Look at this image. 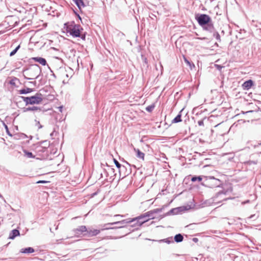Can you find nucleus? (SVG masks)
Returning <instances> with one entry per match:
<instances>
[{"instance_id": "obj_40", "label": "nucleus", "mask_w": 261, "mask_h": 261, "mask_svg": "<svg viewBox=\"0 0 261 261\" xmlns=\"http://www.w3.org/2000/svg\"><path fill=\"white\" fill-rule=\"evenodd\" d=\"M215 66L217 67V69H218L219 70H220L223 67L221 65L218 64H215Z\"/></svg>"}, {"instance_id": "obj_43", "label": "nucleus", "mask_w": 261, "mask_h": 261, "mask_svg": "<svg viewBox=\"0 0 261 261\" xmlns=\"http://www.w3.org/2000/svg\"><path fill=\"white\" fill-rule=\"evenodd\" d=\"M30 83L31 84H33L34 86H36L37 83L36 81L31 82H30Z\"/></svg>"}, {"instance_id": "obj_52", "label": "nucleus", "mask_w": 261, "mask_h": 261, "mask_svg": "<svg viewBox=\"0 0 261 261\" xmlns=\"http://www.w3.org/2000/svg\"><path fill=\"white\" fill-rule=\"evenodd\" d=\"M119 34H120V36H124V34L123 33L120 32Z\"/></svg>"}, {"instance_id": "obj_48", "label": "nucleus", "mask_w": 261, "mask_h": 261, "mask_svg": "<svg viewBox=\"0 0 261 261\" xmlns=\"http://www.w3.org/2000/svg\"><path fill=\"white\" fill-rule=\"evenodd\" d=\"M75 13L76 15L78 17V18H79L80 20H81V19H81V17H80V16L79 15V14H77V13H76L75 12Z\"/></svg>"}, {"instance_id": "obj_23", "label": "nucleus", "mask_w": 261, "mask_h": 261, "mask_svg": "<svg viewBox=\"0 0 261 261\" xmlns=\"http://www.w3.org/2000/svg\"><path fill=\"white\" fill-rule=\"evenodd\" d=\"M183 109H182L178 114L172 120V123H176L180 122L182 121L181 120V112H182Z\"/></svg>"}, {"instance_id": "obj_28", "label": "nucleus", "mask_w": 261, "mask_h": 261, "mask_svg": "<svg viewBox=\"0 0 261 261\" xmlns=\"http://www.w3.org/2000/svg\"><path fill=\"white\" fill-rule=\"evenodd\" d=\"M135 150L136 151V152H137V154H136V156L139 159H142V160H144V156H145V154L141 151L139 149H135Z\"/></svg>"}, {"instance_id": "obj_11", "label": "nucleus", "mask_w": 261, "mask_h": 261, "mask_svg": "<svg viewBox=\"0 0 261 261\" xmlns=\"http://www.w3.org/2000/svg\"><path fill=\"white\" fill-rule=\"evenodd\" d=\"M184 209V208L183 207H178L176 208H172L168 212L164 214L162 218L170 215L178 214L179 212L182 211Z\"/></svg>"}, {"instance_id": "obj_41", "label": "nucleus", "mask_w": 261, "mask_h": 261, "mask_svg": "<svg viewBox=\"0 0 261 261\" xmlns=\"http://www.w3.org/2000/svg\"><path fill=\"white\" fill-rule=\"evenodd\" d=\"M196 39H197L198 40H205L207 39V38H206V37H198Z\"/></svg>"}, {"instance_id": "obj_17", "label": "nucleus", "mask_w": 261, "mask_h": 261, "mask_svg": "<svg viewBox=\"0 0 261 261\" xmlns=\"http://www.w3.org/2000/svg\"><path fill=\"white\" fill-rule=\"evenodd\" d=\"M20 235L19 231L16 229H14L12 230L10 234L9 238L10 239H14L15 237L19 236Z\"/></svg>"}, {"instance_id": "obj_35", "label": "nucleus", "mask_w": 261, "mask_h": 261, "mask_svg": "<svg viewBox=\"0 0 261 261\" xmlns=\"http://www.w3.org/2000/svg\"><path fill=\"white\" fill-rule=\"evenodd\" d=\"M206 118H204L203 119H202V120H200L198 121V124L199 125V126H204V122H203V120L205 119Z\"/></svg>"}, {"instance_id": "obj_20", "label": "nucleus", "mask_w": 261, "mask_h": 261, "mask_svg": "<svg viewBox=\"0 0 261 261\" xmlns=\"http://www.w3.org/2000/svg\"><path fill=\"white\" fill-rule=\"evenodd\" d=\"M100 233V230L99 229H93V230H88L87 232V237H93L97 235Z\"/></svg>"}, {"instance_id": "obj_19", "label": "nucleus", "mask_w": 261, "mask_h": 261, "mask_svg": "<svg viewBox=\"0 0 261 261\" xmlns=\"http://www.w3.org/2000/svg\"><path fill=\"white\" fill-rule=\"evenodd\" d=\"M73 2L76 4L77 7L82 11V8L86 6L83 0H72Z\"/></svg>"}, {"instance_id": "obj_32", "label": "nucleus", "mask_w": 261, "mask_h": 261, "mask_svg": "<svg viewBox=\"0 0 261 261\" xmlns=\"http://www.w3.org/2000/svg\"><path fill=\"white\" fill-rule=\"evenodd\" d=\"M213 36H214V37H215V38H216L217 40H218V41H221V39H220V34H219V33H218V32H217V31H216L215 30V31H214V32H213Z\"/></svg>"}, {"instance_id": "obj_33", "label": "nucleus", "mask_w": 261, "mask_h": 261, "mask_svg": "<svg viewBox=\"0 0 261 261\" xmlns=\"http://www.w3.org/2000/svg\"><path fill=\"white\" fill-rule=\"evenodd\" d=\"M2 122L3 125L5 127V128L6 129V133H7V135H8L10 136H12V134L9 132V130L8 126L6 124V123L3 121H2Z\"/></svg>"}, {"instance_id": "obj_22", "label": "nucleus", "mask_w": 261, "mask_h": 261, "mask_svg": "<svg viewBox=\"0 0 261 261\" xmlns=\"http://www.w3.org/2000/svg\"><path fill=\"white\" fill-rule=\"evenodd\" d=\"M35 250L32 247H27L25 248H22L20 252L22 253L29 254L34 252Z\"/></svg>"}, {"instance_id": "obj_2", "label": "nucleus", "mask_w": 261, "mask_h": 261, "mask_svg": "<svg viewBox=\"0 0 261 261\" xmlns=\"http://www.w3.org/2000/svg\"><path fill=\"white\" fill-rule=\"evenodd\" d=\"M201 185L206 187L214 188L219 187L222 185V181L214 176H204Z\"/></svg>"}, {"instance_id": "obj_54", "label": "nucleus", "mask_w": 261, "mask_h": 261, "mask_svg": "<svg viewBox=\"0 0 261 261\" xmlns=\"http://www.w3.org/2000/svg\"><path fill=\"white\" fill-rule=\"evenodd\" d=\"M124 170H126V168L125 167V168H122L121 171H123Z\"/></svg>"}, {"instance_id": "obj_49", "label": "nucleus", "mask_w": 261, "mask_h": 261, "mask_svg": "<svg viewBox=\"0 0 261 261\" xmlns=\"http://www.w3.org/2000/svg\"><path fill=\"white\" fill-rule=\"evenodd\" d=\"M185 61H186V62H187V63L189 65H191V63H190V62L188 60H187L186 59H185Z\"/></svg>"}, {"instance_id": "obj_14", "label": "nucleus", "mask_w": 261, "mask_h": 261, "mask_svg": "<svg viewBox=\"0 0 261 261\" xmlns=\"http://www.w3.org/2000/svg\"><path fill=\"white\" fill-rule=\"evenodd\" d=\"M32 60L34 61L39 63L41 65L43 66H45L47 64L46 60L45 58L40 57H33L32 58Z\"/></svg>"}, {"instance_id": "obj_6", "label": "nucleus", "mask_w": 261, "mask_h": 261, "mask_svg": "<svg viewBox=\"0 0 261 261\" xmlns=\"http://www.w3.org/2000/svg\"><path fill=\"white\" fill-rule=\"evenodd\" d=\"M164 207L155 208L149 211H148L140 216L139 218H148L149 219H153L155 218L154 214L159 213L162 212Z\"/></svg>"}, {"instance_id": "obj_30", "label": "nucleus", "mask_w": 261, "mask_h": 261, "mask_svg": "<svg viewBox=\"0 0 261 261\" xmlns=\"http://www.w3.org/2000/svg\"><path fill=\"white\" fill-rule=\"evenodd\" d=\"M24 155L28 158H35V156L31 152H30L25 149L23 150Z\"/></svg>"}, {"instance_id": "obj_10", "label": "nucleus", "mask_w": 261, "mask_h": 261, "mask_svg": "<svg viewBox=\"0 0 261 261\" xmlns=\"http://www.w3.org/2000/svg\"><path fill=\"white\" fill-rule=\"evenodd\" d=\"M226 193V192L223 191L218 192L214 197V201L218 203L222 200H226V198L224 197Z\"/></svg>"}, {"instance_id": "obj_42", "label": "nucleus", "mask_w": 261, "mask_h": 261, "mask_svg": "<svg viewBox=\"0 0 261 261\" xmlns=\"http://www.w3.org/2000/svg\"><path fill=\"white\" fill-rule=\"evenodd\" d=\"M63 107L62 106H60L58 108V109H59V111L60 112H62V110H63Z\"/></svg>"}, {"instance_id": "obj_36", "label": "nucleus", "mask_w": 261, "mask_h": 261, "mask_svg": "<svg viewBox=\"0 0 261 261\" xmlns=\"http://www.w3.org/2000/svg\"><path fill=\"white\" fill-rule=\"evenodd\" d=\"M48 182H49V181H47V180H38L36 182V184H46V183H48Z\"/></svg>"}, {"instance_id": "obj_58", "label": "nucleus", "mask_w": 261, "mask_h": 261, "mask_svg": "<svg viewBox=\"0 0 261 261\" xmlns=\"http://www.w3.org/2000/svg\"><path fill=\"white\" fill-rule=\"evenodd\" d=\"M126 163H127V164H128V166H130V164H128V163H127V162H126Z\"/></svg>"}, {"instance_id": "obj_55", "label": "nucleus", "mask_w": 261, "mask_h": 261, "mask_svg": "<svg viewBox=\"0 0 261 261\" xmlns=\"http://www.w3.org/2000/svg\"><path fill=\"white\" fill-rule=\"evenodd\" d=\"M52 75H53V76L54 77H56V76L55 75V74L54 73H53V74H52Z\"/></svg>"}, {"instance_id": "obj_12", "label": "nucleus", "mask_w": 261, "mask_h": 261, "mask_svg": "<svg viewBox=\"0 0 261 261\" xmlns=\"http://www.w3.org/2000/svg\"><path fill=\"white\" fill-rule=\"evenodd\" d=\"M201 27L203 30L207 31L210 33H213L215 30L212 20H211V22H208V23L205 24V25H203Z\"/></svg>"}, {"instance_id": "obj_59", "label": "nucleus", "mask_w": 261, "mask_h": 261, "mask_svg": "<svg viewBox=\"0 0 261 261\" xmlns=\"http://www.w3.org/2000/svg\"><path fill=\"white\" fill-rule=\"evenodd\" d=\"M2 197V195L0 194V197Z\"/></svg>"}, {"instance_id": "obj_50", "label": "nucleus", "mask_w": 261, "mask_h": 261, "mask_svg": "<svg viewBox=\"0 0 261 261\" xmlns=\"http://www.w3.org/2000/svg\"><path fill=\"white\" fill-rule=\"evenodd\" d=\"M97 192H95L94 193H93L91 195L92 197H94V196H95L96 195H97Z\"/></svg>"}, {"instance_id": "obj_31", "label": "nucleus", "mask_w": 261, "mask_h": 261, "mask_svg": "<svg viewBox=\"0 0 261 261\" xmlns=\"http://www.w3.org/2000/svg\"><path fill=\"white\" fill-rule=\"evenodd\" d=\"M154 108H155V104L154 103H152V105L147 106L146 108V110L148 112H150H150H151L153 110Z\"/></svg>"}, {"instance_id": "obj_56", "label": "nucleus", "mask_w": 261, "mask_h": 261, "mask_svg": "<svg viewBox=\"0 0 261 261\" xmlns=\"http://www.w3.org/2000/svg\"><path fill=\"white\" fill-rule=\"evenodd\" d=\"M258 145H261V142L258 143Z\"/></svg>"}, {"instance_id": "obj_3", "label": "nucleus", "mask_w": 261, "mask_h": 261, "mask_svg": "<svg viewBox=\"0 0 261 261\" xmlns=\"http://www.w3.org/2000/svg\"><path fill=\"white\" fill-rule=\"evenodd\" d=\"M21 99L25 103V105L39 104L42 100V95L41 93H37L35 95L30 97L20 96Z\"/></svg>"}, {"instance_id": "obj_1", "label": "nucleus", "mask_w": 261, "mask_h": 261, "mask_svg": "<svg viewBox=\"0 0 261 261\" xmlns=\"http://www.w3.org/2000/svg\"><path fill=\"white\" fill-rule=\"evenodd\" d=\"M64 29L74 38H80L83 40H86L87 33L84 31L80 24H76L74 21L64 23Z\"/></svg>"}, {"instance_id": "obj_44", "label": "nucleus", "mask_w": 261, "mask_h": 261, "mask_svg": "<svg viewBox=\"0 0 261 261\" xmlns=\"http://www.w3.org/2000/svg\"><path fill=\"white\" fill-rule=\"evenodd\" d=\"M23 76H24V78L25 79H26V80H32V79H34L33 78L27 77L25 75H23Z\"/></svg>"}, {"instance_id": "obj_5", "label": "nucleus", "mask_w": 261, "mask_h": 261, "mask_svg": "<svg viewBox=\"0 0 261 261\" xmlns=\"http://www.w3.org/2000/svg\"><path fill=\"white\" fill-rule=\"evenodd\" d=\"M195 19L201 27L205 25V24L208 23V22H211V20H212L209 15L205 14L199 13L195 15Z\"/></svg>"}, {"instance_id": "obj_29", "label": "nucleus", "mask_w": 261, "mask_h": 261, "mask_svg": "<svg viewBox=\"0 0 261 261\" xmlns=\"http://www.w3.org/2000/svg\"><path fill=\"white\" fill-rule=\"evenodd\" d=\"M202 180V176H192L191 180L192 182H195L196 181H201Z\"/></svg>"}, {"instance_id": "obj_46", "label": "nucleus", "mask_w": 261, "mask_h": 261, "mask_svg": "<svg viewBox=\"0 0 261 261\" xmlns=\"http://www.w3.org/2000/svg\"><path fill=\"white\" fill-rule=\"evenodd\" d=\"M130 173V171H126V173H124V176L128 175Z\"/></svg>"}, {"instance_id": "obj_47", "label": "nucleus", "mask_w": 261, "mask_h": 261, "mask_svg": "<svg viewBox=\"0 0 261 261\" xmlns=\"http://www.w3.org/2000/svg\"><path fill=\"white\" fill-rule=\"evenodd\" d=\"M20 45H18L17 47H16V48L15 49H16L17 51H18V49L20 48Z\"/></svg>"}, {"instance_id": "obj_16", "label": "nucleus", "mask_w": 261, "mask_h": 261, "mask_svg": "<svg viewBox=\"0 0 261 261\" xmlns=\"http://www.w3.org/2000/svg\"><path fill=\"white\" fill-rule=\"evenodd\" d=\"M38 111L39 112H41L42 110L40 107H36V106H33V107H29L28 108H24L23 110V112H27L28 111Z\"/></svg>"}, {"instance_id": "obj_21", "label": "nucleus", "mask_w": 261, "mask_h": 261, "mask_svg": "<svg viewBox=\"0 0 261 261\" xmlns=\"http://www.w3.org/2000/svg\"><path fill=\"white\" fill-rule=\"evenodd\" d=\"M152 241H156V242H158L159 243H166L167 244H170L171 243H174V241L173 240V239L172 237H169V238H166V239H162V240H153Z\"/></svg>"}, {"instance_id": "obj_45", "label": "nucleus", "mask_w": 261, "mask_h": 261, "mask_svg": "<svg viewBox=\"0 0 261 261\" xmlns=\"http://www.w3.org/2000/svg\"><path fill=\"white\" fill-rule=\"evenodd\" d=\"M193 241L196 243L198 241V239L197 238H193Z\"/></svg>"}, {"instance_id": "obj_13", "label": "nucleus", "mask_w": 261, "mask_h": 261, "mask_svg": "<svg viewBox=\"0 0 261 261\" xmlns=\"http://www.w3.org/2000/svg\"><path fill=\"white\" fill-rule=\"evenodd\" d=\"M254 85V82L252 80L245 81L242 84V88L245 90H249Z\"/></svg>"}, {"instance_id": "obj_25", "label": "nucleus", "mask_w": 261, "mask_h": 261, "mask_svg": "<svg viewBox=\"0 0 261 261\" xmlns=\"http://www.w3.org/2000/svg\"><path fill=\"white\" fill-rule=\"evenodd\" d=\"M184 237L180 233L176 234L174 237V240L176 243H180L183 241Z\"/></svg>"}, {"instance_id": "obj_15", "label": "nucleus", "mask_w": 261, "mask_h": 261, "mask_svg": "<svg viewBox=\"0 0 261 261\" xmlns=\"http://www.w3.org/2000/svg\"><path fill=\"white\" fill-rule=\"evenodd\" d=\"M107 169H104V173L106 174V176H108L109 175H111V178L112 177V174H114V169L111 168L110 166H108L107 164Z\"/></svg>"}, {"instance_id": "obj_4", "label": "nucleus", "mask_w": 261, "mask_h": 261, "mask_svg": "<svg viewBox=\"0 0 261 261\" xmlns=\"http://www.w3.org/2000/svg\"><path fill=\"white\" fill-rule=\"evenodd\" d=\"M150 219L148 218H139V216L134 218H128L125 220H123L121 222H118V223H130L135 222L134 224L132 225L133 227H138L141 226L144 223L147 222Z\"/></svg>"}, {"instance_id": "obj_39", "label": "nucleus", "mask_w": 261, "mask_h": 261, "mask_svg": "<svg viewBox=\"0 0 261 261\" xmlns=\"http://www.w3.org/2000/svg\"><path fill=\"white\" fill-rule=\"evenodd\" d=\"M35 122L36 123V125L38 126L39 129L42 128L43 126L40 124V122L39 121H37L36 120H35Z\"/></svg>"}, {"instance_id": "obj_24", "label": "nucleus", "mask_w": 261, "mask_h": 261, "mask_svg": "<svg viewBox=\"0 0 261 261\" xmlns=\"http://www.w3.org/2000/svg\"><path fill=\"white\" fill-rule=\"evenodd\" d=\"M110 225H106L105 226V225L103 226V228H101L102 230H108V229H117V228H123L124 226H110Z\"/></svg>"}, {"instance_id": "obj_53", "label": "nucleus", "mask_w": 261, "mask_h": 261, "mask_svg": "<svg viewBox=\"0 0 261 261\" xmlns=\"http://www.w3.org/2000/svg\"><path fill=\"white\" fill-rule=\"evenodd\" d=\"M42 143H47L48 144V146L49 145V143L47 142V141H44Z\"/></svg>"}, {"instance_id": "obj_57", "label": "nucleus", "mask_w": 261, "mask_h": 261, "mask_svg": "<svg viewBox=\"0 0 261 261\" xmlns=\"http://www.w3.org/2000/svg\"><path fill=\"white\" fill-rule=\"evenodd\" d=\"M23 135L25 137H27V135H26L23 134Z\"/></svg>"}, {"instance_id": "obj_8", "label": "nucleus", "mask_w": 261, "mask_h": 261, "mask_svg": "<svg viewBox=\"0 0 261 261\" xmlns=\"http://www.w3.org/2000/svg\"><path fill=\"white\" fill-rule=\"evenodd\" d=\"M75 234L77 237L87 236L88 229L86 226L82 225L74 229Z\"/></svg>"}, {"instance_id": "obj_18", "label": "nucleus", "mask_w": 261, "mask_h": 261, "mask_svg": "<svg viewBox=\"0 0 261 261\" xmlns=\"http://www.w3.org/2000/svg\"><path fill=\"white\" fill-rule=\"evenodd\" d=\"M34 91V89L30 88H24L21 89L18 91V93L20 94H27L30 93H31Z\"/></svg>"}, {"instance_id": "obj_27", "label": "nucleus", "mask_w": 261, "mask_h": 261, "mask_svg": "<svg viewBox=\"0 0 261 261\" xmlns=\"http://www.w3.org/2000/svg\"><path fill=\"white\" fill-rule=\"evenodd\" d=\"M114 162L118 169L119 170V172H121L122 168H125L124 165H122L119 162L115 159H113Z\"/></svg>"}, {"instance_id": "obj_34", "label": "nucleus", "mask_w": 261, "mask_h": 261, "mask_svg": "<svg viewBox=\"0 0 261 261\" xmlns=\"http://www.w3.org/2000/svg\"><path fill=\"white\" fill-rule=\"evenodd\" d=\"M258 215H256V214L251 215L250 216L247 218V220H249L252 219L253 220H255L258 218Z\"/></svg>"}, {"instance_id": "obj_7", "label": "nucleus", "mask_w": 261, "mask_h": 261, "mask_svg": "<svg viewBox=\"0 0 261 261\" xmlns=\"http://www.w3.org/2000/svg\"><path fill=\"white\" fill-rule=\"evenodd\" d=\"M35 152L37 155L41 158H46L48 155V151L47 146L38 145L35 148Z\"/></svg>"}, {"instance_id": "obj_51", "label": "nucleus", "mask_w": 261, "mask_h": 261, "mask_svg": "<svg viewBox=\"0 0 261 261\" xmlns=\"http://www.w3.org/2000/svg\"><path fill=\"white\" fill-rule=\"evenodd\" d=\"M115 217H123V216H122V215H116L115 216Z\"/></svg>"}, {"instance_id": "obj_37", "label": "nucleus", "mask_w": 261, "mask_h": 261, "mask_svg": "<svg viewBox=\"0 0 261 261\" xmlns=\"http://www.w3.org/2000/svg\"><path fill=\"white\" fill-rule=\"evenodd\" d=\"M17 50L14 49H13L10 54V57H12V56H13L14 55H15V54L17 53Z\"/></svg>"}, {"instance_id": "obj_26", "label": "nucleus", "mask_w": 261, "mask_h": 261, "mask_svg": "<svg viewBox=\"0 0 261 261\" xmlns=\"http://www.w3.org/2000/svg\"><path fill=\"white\" fill-rule=\"evenodd\" d=\"M122 220L121 221H116V222H112V223H107V224H105V226H106V225H116V226H124L123 227H124L126 224L127 223H118V222H121Z\"/></svg>"}, {"instance_id": "obj_38", "label": "nucleus", "mask_w": 261, "mask_h": 261, "mask_svg": "<svg viewBox=\"0 0 261 261\" xmlns=\"http://www.w3.org/2000/svg\"><path fill=\"white\" fill-rule=\"evenodd\" d=\"M16 80H18V79H17L16 77H15L14 79H13V80L10 81V84L11 85H15V82L14 81H16Z\"/></svg>"}, {"instance_id": "obj_9", "label": "nucleus", "mask_w": 261, "mask_h": 261, "mask_svg": "<svg viewBox=\"0 0 261 261\" xmlns=\"http://www.w3.org/2000/svg\"><path fill=\"white\" fill-rule=\"evenodd\" d=\"M31 71H32L33 73L30 74V76H35L36 74H37L34 78L35 79H38L42 72L41 68H40V66L38 64H34V67L32 69H31Z\"/></svg>"}]
</instances>
